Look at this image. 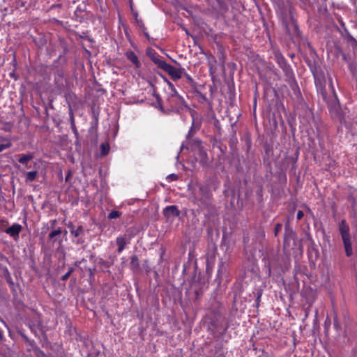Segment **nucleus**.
Masks as SVG:
<instances>
[{
  "label": "nucleus",
  "instance_id": "f257e3e1",
  "mask_svg": "<svg viewBox=\"0 0 357 357\" xmlns=\"http://www.w3.org/2000/svg\"><path fill=\"white\" fill-rule=\"evenodd\" d=\"M211 194L208 188L204 185H199L198 190L195 192L192 201L201 209L209 210L211 206Z\"/></svg>",
  "mask_w": 357,
  "mask_h": 357
},
{
  "label": "nucleus",
  "instance_id": "f03ea898",
  "mask_svg": "<svg viewBox=\"0 0 357 357\" xmlns=\"http://www.w3.org/2000/svg\"><path fill=\"white\" fill-rule=\"evenodd\" d=\"M164 70H165L174 80L180 79L184 73V68H176L169 63Z\"/></svg>",
  "mask_w": 357,
  "mask_h": 357
},
{
  "label": "nucleus",
  "instance_id": "7ed1b4c3",
  "mask_svg": "<svg viewBox=\"0 0 357 357\" xmlns=\"http://www.w3.org/2000/svg\"><path fill=\"white\" fill-rule=\"evenodd\" d=\"M277 62L287 77L292 75V70L290 66L287 63L285 59L280 54L275 55Z\"/></svg>",
  "mask_w": 357,
  "mask_h": 357
},
{
  "label": "nucleus",
  "instance_id": "20e7f679",
  "mask_svg": "<svg viewBox=\"0 0 357 357\" xmlns=\"http://www.w3.org/2000/svg\"><path fill=\"white\" fill-rule=\"evenodd\" d=\"M167 103L172 109H179L185 105V100L182 96H176L172 99H167Z\"/></svg>",
  "mask_w": 357,
  "mask_h": 357
},
{
  "label": "nucleus",
  "instance_id": "39448f33",
  "mask_svg": "<svg viewBox=\"0 0 357 357\" xmlns=\"http://www.w3.org/2000/svg\"><path fill=\"white\" fill-rule=\"evenodd\" d=\"M339 231L342 240L351 238L350 229L344 220H342L339 224Z\"/></svg>",
  "mask_w": 357,
  "mask_h": 357
},
{
  "label": "nucleus",
  "instance_id": "423d86ee",
  "mask_svg": "<svg viewBox=\"0 0 357 357\" xmlns=\"http://www.w3.org/2000/svg\"><path fill=\"white\" fill-rule=\"evenodd\" d=\"M22 226L19 224H13L11 227L5 229V232L10 236L17 239L19 238V234L22 230Z\"/></svg>",
  "mask_w": 357,
  "mask_h": 357
},
{
  "label": "nucleus",
  "instance_id": "0eeeda50",
  "mask_svg": "<svg viewBox=\"0 0 357 357\" xmlns=\"http://www.w3.org/2000/svg\"><path fill=\"white\" fill-rule=\"evenodd\" d=\"M164 215L167 218H172L178 217L180 215V212L177 206L172 205L167 206L163 211Z\"/></svg>",
  "mask_w": 357,
  "mask_h": 357
},
{
  "label": "nucleus",
  "instance_id": "6e6552de",
  "mask_svg": "<svg viewBox=\"0 0 357 357\" xmlns=\"http://www.w3.org/2000/svg\"><path fill=\"white\" fill-rule=\"evenodd\" d=\"M128 241L124 236H119L116 238V244L118 245V252L121 253L125 248Z\"/></svg>",
  "mask_w": 357,
  "mask_h": 357
},
{
  "label": "nucleus",
  "instance_id": "1a4fd4ad",
  "mask_svg": "<svg viewBox=\"0 0 357 357\" xmlns=\"http://www.w3.org/2000/svg\"><path fill=\"white\" fill-rule=\"evenodd\" d=\"M127 59L130 61L136 67H139L140 65V62L137 56V55L132 52L129 51L126 52Z\"/></svg>",
  "mask_w": 357,
  "mask_h": 357
},
{
  "label": "nucleus",
  "instance_id": "9d476101",
  "mask_svg": "<svg viewBox=\"0 0 357 357\" xmlns=\"http://www.w3.org/2000/svg\"><path fill=\"white\" fill-rule=\"evenodd\" d=\"M345 253L347 257H350L353 254L351 238L342 240Z\"/></svg>",
  "mask_w": 357,
  "mask_h": 357
},
{
  "label": "nucleus",
  "instance_id": "9b49d317",
  "mask_svg": "<svg viewBox=\"0 0 357 357\" xmlns=\"http://www.w3.org/2000/svg\"><path fill=\"white\" fill-rule=\"evenodd\" d=\"M38 172L36 170L26 172V177H25V181L26 183H28V182H32V181H35L38 176Z\"/></svg>",
  "mask_w": 357,
  "mask_h": 357
},
{
  "label": "nucleus",
  "instance_id": "f8f14e48",
  "mask_svg": "<svg viewBox=\"0 0 357 357\" xmlns=\"http://www.w3.org/2000/svg\"><path fill=\"white\" fill-rule=\"evenodd\" d=\"M33 155L31 153L19 155L18 161L21 164H26L29 161L33 159Z\"/></svg>",
  "mask_w": 357,
  "mask_h": 357
},
{
  "label": "nucleus",
  "instance_id": "ddd939ff",
  "mask_svg": "<svg viewBox=\"0 0 357 357\" xmlns=\"http://www.w3.org/2000/svg\"><path fill=\"white\" fill-rule=\"evenodd\" d=\"M71 228L70 232L75 237H78L83 234L84 228L82 226H79L77 229H74L72 225H68Z\"/></svg>",
  "mask_w": 357,
  "mask_h": 357
},
{
  "label": "nucleus",
  "instance_id": "4468645a",
  "mask_svg": "<svg viewBox=\"0 0 357 357\" xmlns=\"http://www.w3.org/2000/svg\"><path fill=\"white\" fill-rule=\"evenodd\" d=\"M198 128L199 125L195 126V121L193 120L192 126L186 135V139H190V138H192Z\"/></svg>",
  "mask_w": 357,
  "mask_h": 357
},
{
  "label": "nucleus",
  "instance_id": "2eb2a0df",
  "mask_svg": "<svg viewBox=\"0 0 357 357\" xmlns=\"http://www.w3.org/2000/svg\"><path fill=\"white\" fill-rule=\"evenodd\" d=\"M61 229L60 228L52 231L49 234V238L50 240H52L53 242L56 241V239L54 238L56 236H59L61 234Z\"/></svg>",
  "mask_w": 357,
  "mask_h": 357
},
{
  "label": "nucleus",
  "instance_id": "dca6fc26",
  "mask_svg": "<svg viewBox=\"0 0 357 357\" xmlns=\"http://www.w3.org/2000/svg\"><path fill=\"white\" fill-rule=\"evenodd\" d=\"M101 153L102 155H106L109 153V146L108 144L102 143L100 145Z\"/></svg>",
  "mask_w": 357,
  "mask_h": 357
},
{
  "label": "nucleus",
  "instance_id": "f3484780",
  "mask_svg": "<svg viewBox=\"0 0 357 357\" xmlns=\"http://www.w3.org/2000/svg\"><path fill=\"white\" fill-rule=\"evenodd\" d=\"M130 264L135 268H137L139 266V260L138 257L136 255H133L131 257Z\"/></svg>",
  "mask_w": 357,
  "mask_h": 357
},
{
  "label": "nucleus",
  "instance_id": "a211bd4d",
  "mask_svg": "<svg viewBox=\"0 0 357 357\" xmlns=\"http://www.w3.org/2000/svg\"><path fill=\"white\" fill-rule=\"evenodd\" d=\"M155 64L158 66V68L162 70H165L167 66L168 65V63L166 61L161 60L160 59L155 63Z\"/></svg>",
  "mask_w": 357,
  "mask_h": 357
},
{
  "label": "nucleus",
  "instance_id": "6ab92c4d",
  "mask_svg": "<svg viewBox=\"0 0 357 357\" xmlns=\"http://www.w3.org/2000/svg\"><path fill=\"white\" fill-rule=\"evenodd\" d=\"M121 215V213L118 211H112L109 215H108V218L109 219H114V218H117L120 216Z\"/></svg>",
  "mask_w": 357,
  "mask_h": 357
},
{
  "label": "nucleus",
  "instance_id": "aec40b11",
  "mask_svg": "<svg viewBox=\"0 0 357 357\" xmlns=\"http://www.w3.org/2000/svg\"><path fill=\"white\" fill-rule=\"evenodd\" d=\"M33 352L37 357H45V353L38 347L33 349Z\"/></svg>",
  "mask_w": 357,
  "mask_h": 357
},
{
  "label": "nucleus",
  "instance_id": "412c9836",
  "mask_svg": "<svg viewBox=\"0 0 357 357\" xmlns=\"http://www.w3.org/2000/svg\"><path fill=\"white\" fill-rule=\"evenodd\" d=\"M69 116H70V124L75 123V117H74L73 112L70 105H69Z\"/></svg>",
  "mask_w": 357,
  "mask_h": 357
},
{
  "label": "nucleus",
  "instance_id": "4be33fe9",
  "mask_svg": "<svg viewBox=\"0 0 357 357\" xmlns=\"http://www.w3.org/2000/svg\"><path fill=\"white\" fill-rule=\"evenodd\" d=\"M176 96H179V94L178 93V92L176 91V89L169 91V93H168L167 99H172V98L176 97Z\"/></svg>",
  "mask_w": 357,
  "mask_h": 357
},
{
  "label": "nucleus",
  "instance_id": "5701e85b",
  "mask_svg": "<svg viewBox=\"0 0 357 357\" xmlns=\"http://www.w3.org/2000/svg\"><path fill=\"white\" fill-rule=\"evenodd\" d=\"M11 143L10 142H7L6 144H0V153L3 150L10 147Z\"/></svg>",
  "mask_w": 357,
  "mask_h": 357
},
{
  "label": "nucleus",
  "instance_id": "b1692460",
  "mask_svg": "<svg viewBox=\"0 0 357 357\" xmlns=\"http://www.w3.org/2000/svg\"><path fill=\"white\" fill-rule=\"evenodd\" d=\"M282 229V224L278 223L275 225V229H274V234L275 236H278V233Z\"/></svg>",
  "mask_w": 357,
  "mask_h": 357
},
{
  "label": "nucleus",
  "instance_id": "393cba45",
  "mask_svg": "<svg viewBox=\"0 0 357 357\" xmlns=\"http://www.w3.org/2000/svg\"><path fill=\"white\" fill-rule=\"evenodd\" d=\"M167 179L169 181H176L178 179V176L176 174H172L167 176Z\"/></svg>",
  "mask_w": 357,
  "mask_h": 357
},
{
  "label": "nucleus",
  "instance_id": "a878e982",
  "mask_svg": "<svg viewBox=\"0 0 357 357\" xmlns=\"http://www.w3.org/2000/svg\"><path fill=\"white\" fill-rule=\"evenodd\" d=\"M73 272V270L70 269L69 270L66 274H64L63 276H62V280H66L69 276L70 275V274L72 273Z\"/></svg>",
  "mask_w": 357,
  "mask_h": 357
},
{
  "label": "nucleus",
  "instance_id": "bb28decb",
  "mask_svg": "<svg viewBox=\"0 0 357 357\" xmlns=\"http://www.w3.org/2000/svg\"><path fill=\"white\" fill-rule=\"evenodd\" d=\"M183 75L186 78V79L188 80V82H190V83L192 82L193 80H192V77L188 74H187L185 71H184V73L183 74Z\"/></svg>",
  "mask_w": 357,
  "mask_h": 357
},
{
  "label": "nucleus",
  "instance_id": "cd10ccee",
  "mask_svg": "<svg viewBox=\"0 0 357 357\" xmlns=\"http://www.w3.org/2000/svg\"><path fill=\"white\" fill-rule=\"evenodd\" d=\"M304 215V213L302 211H298L297 212L296 218L298 220H301Z\"/></svg>",
  "mask_w": 357,
  "mask_h": 357
},
{
  "label": "nucleus",
  "instance_id": "c85d7f7f",
  "mask_svg": "<svg viewBox=\"0 0 357 357\" xmlns=\"http://www.w3.org/2000/svg\"><path fill=\"white\" fill-rule=\"evenodd\" d=\"M167 84H168V86H169V91H172V90H174L176 89L174 86L173 85L172 83H171L170 82H167Z\"/></svg>",
  "mask_w": 357,
  "mask_h": 357
},
{
  "label": "nucleus",
  "instance_id": "c756f323",
  "mask_svg": "<svg viewBox=\"0 0 357 357\" xmlns=\"http://www.w3.org/2000/svg\"><path fill=\"white\" fill-rule=\"evenodd\" d=\"M71 128H72V130H73V132L75 134L77 133V128H76V126H75V123L71 124Z\"/></svg>",
  "mask_w": 357,
  "mask_h": 357
},
{
  "label": "nucleus",
  "instance_id": "7c9ffc66",
  "mask_svg": "<svg viewBox=\"0 0 357 357\" xmlns=\"http://www.w3.org/2000/svg\"><path fill=\"white\" fill-rule=\"evenodd\" d=\"M160 59L158 57V56H153L151 57V60L153 61V62H154V63H155Z\"/></svg>",
  "mask_w": 357,
  "mask_h": 357
},
{
  "label": "nucleus",
  "instance_id": "2f4dec72",
  "mask_svg": "<svg viewBox=\"0 0 357 357\" xmlns=\"http://www.w3.org/2000/svg\"><path fill=\"white\" fill-rule=\"evenodd\" d=\"M334 326H335V327L336 328H337V327H338V324H337V321H336V319H335V321H334Z\"/></svg>",
  "mask_w": 357,
  "mask_h": 357
},
{
  "label": "nucleus",
  "instance_id": "473e14b6",
  "mask_svg": "<svg viewBox=\"0 0 357 357\" xmlns=\"http://www.w3.org/2000/svg\"><path fill=\"white\" fill-rule=\"evenodd\" d=\"M334 107H335V109H337V107H338V102H337V101H336V102L335 103Z\"/></svg>",
  "mask_w": 357,
  "mask_h": 357
},
{
  "label": "nucleus",
  "instance_id": "72a5a7b5",
  "mask_svg": "<svg viewBox=\"0 0 357 357\" xmlns=\"http://www.w3.org/2000/svg\"><path fill=\"white\" fill-rule=\"evenodd\" d=\"M3 337V333L0 331V340H2Z\"/></svg>",
  "mask_w": 357,
  "mask_h": 357
},
{
  "label": "nucleus",
  "instance_id": "f704fd0d",
  "mask_svg": "<svg viewBox=\"0 0 357 357\" xmlns=\"http://www.w3.org/2000/svg\"><path fill=\"white\" fill-rule=\"evenodd\" d=\"M26 168H30L31 167L28 165V162L26 164H24Z\"/></svg>",
  "mask_w": 357,
  "mask_h": 357
},
{
  "label": "nucleus",
  "instance_id": "c9c22d12",
  "mask_svg": "<svg viewBox=\"0 0 357 357\" xmlns=\"http://www.w3.org/2000/svg\"><path fill=\"white\" fill-rule=\"evenodd\" d=\"M185 147V145L184 144H182L181 146V151Z\"/></svg>",
  "mask_w": 357,
  "mask_h": 357
},
{
  "label": "nucleus",
  "instance_id": "e433bc0d",
  "mask_svg": "<svg viewBox=\"0 0 357 357\" xmlns=\"http://www.w3.org/2000/svg\"><path fill=\"white\" fill-rule=\"evenodd\" d=\"M69 178V176H67L66 178V180L67 181Z\"/></svg>",
  "mask_w": 357,
  "mask_h": 357
},
{
  "label": "nucleus",
  "instance_id": "4c0bfd02",
  "mask_svg": "<svg viewBox=\"0 0 357 357\" xmlns=\"http://www.w3.org/2000/svg\"><path fill=\"white\" fill-rule=\"evenodd\" d=\"M290 234L294 235V234L291 231H290Z\"/></svg>",
  "mask_w": 357,
  "mask_h": 357
},
{
  "label": "nucleus",
  "instance_id": "58836bf2",
  "mask_svg": "<svg viewBox=\"0 0 357 357\" xmlns=\"http://www.w3.org/2000/svg\"><path fill=\"white\" fill-rule=\"evenodd\" d=\"M186 33H188V31L186 29H184Z\"/></svg>",
  "mask_w": 357,
  "mask_h": 357
}]
</instances>
